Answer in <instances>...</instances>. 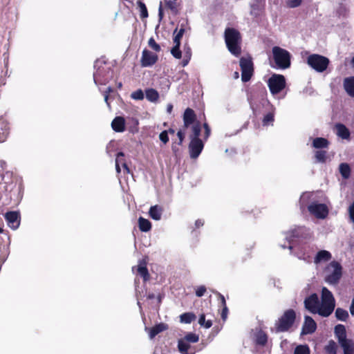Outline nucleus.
Segmentation results:
<instances>
[{
  "instance_id": "052dcab7",
  "label": "nucleus",
  "mask_w": 354,
  "mask_h": 354,
  "mask_svg": "<svg viewBox=\"0 0 354 354\" xmlns=\"http://www.w3.org/2000/svg\"><path fill=\"white\" fill-rule=\"evenodd\" d=\"M111 91H112V88H111L110 86H109V87L107 88L106 91H105L104 94V101H105V102L106 103V104H107V106H110V104H109V102H108V99H109V93L110 92H111Z\"/></svg>"
},
{
  "instance_id": "c9c22d12",
  "label": "nucleus",
  "mask_w": 354,
  "mask_h": 354,
  "mask_svg": "<svg viewBox=\"0 0 354 354\" xmlns=\"http://www.w3.org/2000/svg\"><path fill=\"white\" fill-rule=\"evenodd\" d=\"M337 346L333 340H330L328 344L324 347V350L328 354H337Z\"/></svg>"
},
{
  "instance_id": "7ed1b4c3",
  "label": "nucleus",
  "mask_w": 354,
  "mask_h": 354,
  "mask_svg": "<svg viewBox=\"0 0 354 354\" xmlns=\"http://www.w3.org/2000/svg\"><path fill=\"white\" fill-rule=\"evenodd\" d=\"M225 41L228 50L233 55H240L241 37L240 32L234 28H227L224 32Z\"/></svg>"
},
{
  "instance_id": "0eeeda50",
  "label": "nucleus",
  "mask_w": 354,
  "mask_h": 354,
  "mask_svg": "<svg viewBox=\"0 0 354 354\" xmlns=\"http://www.w3.org/2000/svg\"><path fill=\"white\" fill-rule=\"evenodd\" d=\"M308 65L317 73L325 71L330 63L329 59L318 54H311L307 57Z\"/></svg>"
},
{
  "instance_id": "393cba45",
  "label": "nucleus",
  "mask_w": 354,
  "mask_h": 354,
  "mask_svg": "<svg viewBox=\"0 0 354 354\" xmlns=\"http://www.w3.org/2000/svg\"><path fill=\"white\" fill-rule=\"evenodd\" d=\"M167 328H168L167 325L164 323H160V324L155 325L150 329V331H149L150 337L151 338L155 337L160 333L167 330Z\"/></svg>"
},
{
  "instance_id": "4c0bfd02",
  "label": "nucleus",
  "mask_w": 354,
  "mask_h": 354,
  "mask_svg": "<svg viewBox=\"0 0 354 354\" xmlns=\"http://www.w3.org/2000/svg\"><path fill=\"white\" fill-rule=\"evenodd\" d=\"M315 157L317 162L324 163L326 161L327 153L324 150H319L315 152Z\"/></svg>"
},
{
  "instance_id": "9d476101",
  "label": "nucleus",
  "mask_w": 354,
  "mask_h": 354,
  "mask_svg": "<svg viewBox=\"0 0 354 354\" xmlns=\"http://www.w3.org/2000/svg\"><path fill=\"white\" fill-rule=\"evenodd\" d=\"M239 65L241 69V80L243 82H248L253 74V62L250 57H242L240 59Z\"/></svg>"
},
{
  "instance_id": "20e7f679",
  "label": "nucleus",
  "mask_w": 354,
  "mask_h": 354,
  "mask_svg": "<svg viewBox=\"0 0 354 354\" xmlns=\"http://www.w3.org/2000/svg\"><path fill=\"white\" fill-rule=\"evenodd\" d=\"M93 80L96 85L106 84L112 77L111 66L103 59H97L94 64Z\"/></svg>"
},
{
  "instance_id": "79ce46f5",
  "label": "nucleus",
  "mask_w": 354,
  "mask_h": 354,
  "mask_svg": "<svg viewBox=\"0 0 354 354\" xmlns=\"http://www.w3.org/2000/svg\"><path fill=\"white\" fill-rule=\"evenodd\" d=\"M294 354H310L309 347L307 345L297 346L295 349Z\"/></svg>"
},
{
  "instance_id": "6e6d98bb",
  "label": "nucleus",
  "mask_w": 354,
  "mask_h": 354,
  "mask_svg": "<svg viewBox=\"0 0 354 354\" xmlns=\"http://www.w3.org/2000/svg\"><path fill=\"white\" fill-rule=\"evenodd\" d=\"M203 127L205 129L204 138H205V140H207L209 138V136H210L211 130H210V128H209L208 124L206 122H205L203 124Z\"/></svg>"
},
{
  "instance_id": "8fccbe9b",
  "label": "nucleus",
  "mask_w": 354,
  "mask_h": 354,
  "mask_svg": "<svg viewBox=\"0 0 354 354\" xmlns=\"http://www.w3.org/2000/svg\"><path fill=\"white\" fill-rule=\"evenodd\" d=\"M159 139L162 143L167 144L169 142L168 131L167 130L162 131L159 135Z\"/></svg>"
},
{
  "instance_id": "c03bdc74",
  "label": "nucleus",
  "mask_w": 354,
  "mask_h": 354,
  "mask_svg": "<svg viewBox=\"0 0 354 354\" xmlns=\"http://www.w3.org/2000/svg\"><path fill=\"white\" fill-rule=\"evenodd\" d=\"M131 97L136 100H142L144 99V93L141 89H138L131 94Z\"/></svg>"
},
{
  "instance_id": "f8f14e48",
  "label": "nucleus",
  "mask_w": 354,
  "mask_h": 354,
  "mask_svg": "<svg viewBox=\"0 0 354 354\" xmlns=\"http://www.w3.org/2000/svg\"><path fill=\"white\" fill-rule=\"evenodd\" d=\"M8 225L13 230H17L21 222V215L19 211H9L4 214Z\"/></svg>"
},
{
  "instance_id": "2eb2a0df",
  "label": "nucleus",
  "mask_w": 354,
  "mask_h": 354,
  "mask_svg": "<svg viewBox=\"0 0 354 354\" xmlns=\"http://www.w3.org/2000/svg\"><path fill=\"white\" fill-rule=\"evenodd\" d=\"M305 308L312 313H318L319 299L317 294L313 293L304 300Z\"/></svg>"
},
{
  "instance_id": "f3484780",
  "label": "nucleus",
  "mask_w": 354,
  "mask_h": 354,
  "mask_svg": "<svg viewBox=\"0 0 354 354\" xmlns=\"http://www.w3.org/2000/svg\"><path fill=\"white\" fill-rule=\"evenodd\" d=\"M317 329V324L315 320L310 316H305L304 323L302 327L303 334H312Z\"/></svg>"
},
{
  "instance_id": "f03ea898",
  "label": "nucleus",
  "mask_w": 354,
  "mask_h": 354,
  "mask_svg": "<svg viewBox=\"0 0 354 354\" xmlns=\"http://www.w3.org/2000/svg\"><path fill=\"white\" fill-rule=\"evenodd\" d=\"M297 315L293 309H288L275 321L272 332L276 333L288 332L295 324Z\"/></svg>"
},
{
  "instance_id": "6e6552de",
  "label": "nucleus",
  "mask_w": 354,
  "mask_h": 354,
  "mask_svg": "<svg viewBox=\"0 0 354 354\" xmlns=\"http://www.w3.org/2000/svg\"><path fill=\"white\" fill-rule=\"evenodd\" d=\"M328 270L332 269V271L326 275L325 281L329 284H337L339 283V279L342 275V267L341 264L336 261H331L327 267Z\"/></svg>"
},
{
  "instance_id": "39448f33",
  "label": "nucleus",
  "mask_w": 354,
  "mask_h": 354,
  "mask_svg": "<svg viewBox=\"0 0 354 354\" xmlns=\"http://www.w3.org/2000/svg\"><path fill=\"white\" fill-rule=\"evenodd\" d=\"M335 307V300L332 292L326 287L322 290L321 304L319 305L318 314L327 317L332 314Z\"/></svg>"
},
{
  "instance_id": "a19ab883",
  "label": "nucleus",
  "mask_w": 354,
  "mask_h": 354,
  "mask_svg": "<svg viewBox=\"0 0 354 354\" xmlns=\"http://www.w3.org/2000/svg\"><path fill=\"white\" fill-rule=\"evenodd\" d=\"M166 6L172 12L173 14L176 15L178 14L179 10L178 5L174 0L166 2Z\"/></svg>"
},
{
  "instance_id": "5fc2aeb1",
  "label": "nucleus",
  "mask_w": 354,
  "mask_h": 354,
  "mask_svg": "<svg viewBox=\"0 0 354 354\" xmlns=\"http://www.w3.org/2000/svg\"><path fill=\"white\" fill-rule=\"evenodd\" d=\"M206 290L207 289L205 286H200L196 289V295L198 297H201L204 295Z\"/></svg>"
},
{
  "instance_id": "e2e57ef3",
  "label": "nucleus",
  "mask_w": 354,
  "mask_h": 354,
  "mask_svg": "<svg viewBox=\"0 0 354 354\" xmlns=\"http://www.w3.org/2000/svg\"><path fill=\"white\" fill-rule=\"evenodd\" d=\"M120 164H122L123 168L127 170V171L129 173V167H127V164L124 162V157L123 158H120Z\"/></svg>"
},
{
  "instance_id": "0e129e2a",
  "label": "nucleus",
  "mask_w": 354,
  "mask_h": 354,
  "mask_svg": "<svg viewBox=\"0 0 354 354\" xmlns=\"http://www.w3.org/2000/svg\"><path fill=\"white\" fill-rule=\"evenodd\" d=\"M204 225V221L201 219H198L195 222V226L196 228H199L200 227Z\"/></svg>"
},
{
  "instance_id": "f257e3e1",
  "label": "nucleus",
  "mask_w": 354,
  "mask_h": 354,
  "mask_svg": "<svg viewBox=\"0 0 354 354\" xmlns=\"http://www.w3.org/2000/svg\"><path fill=\"white\" fill-rule=\"evenodd\" d=\"M21 185L16 186V178L11 171H6L0 174V198H3V194L5 197L12 199V198H22L21 195Z\"/></svg>"
},
{
  "instance_id": "ddd939ff",
  "label": "nucleus",
  "mask_w": 354,
  "mask_h": 354,
  "mask_svg": "<svg viewBox=\"0 0 354 354\" xmlns=\"http://www.w3.org/2000/svg\"><path fill=\"white\" fill-rule=\"evenodd\" d=\"M203 147L204 144L201 139L192 138L189 145L190 158L192 159L198 158L201 154Z\"/></svg>"
},
{
  "instance_id": "e433bc0d",
  "label": "nucleus",
  "mask_w": 354,
  "mask_h": 354,
  "mask_svg": "<svg viewBox=\"0 0 354 354\" xmlns=\"http://www.w3.org/2000/svg\"><path fill=\"white\" fill-rule=\"evenodd\" d=\"M192 135L190 136V139H200L199 136L201 131V126L199 122L194 124L192 126Z\"/></svg>"
},
{
  "instance_id": "58836bf2",
  "label": "nucleus",
  "mask_w": 354,
  "mask_h": 354,
  "mask_svg": "<svg viewBox=\"0 0 354 354\" xmlns=\"http://www.w3.org/2000/svg\"><path fill=\"white\" fill-rule=\"evenodd\" d=\"M183 339L187 341V343H196L199 340V337L198 335L194 333H187Z\"/></svg>"
},
{
  "instance_id": "72a5a7b5",
  "label": "nucleus",
  "mask_w": 354,
  "mask_h": 354,
  "mask_svg": "<svg viewBox=\"0 0 354 354\" xmlns=\"http://www.w3.org/2000/svg\"><path fill=\"white\" fill-rule=\"evenodd\" d=\"M146 98L150 102H156L159 97L158 93L153 88L146 90Z\"/></svg>"
},
{
  "instance_id": "de8ad7c7",
  "label": "nucleus",
  "mask_w": 354,
  "mask_h": 354,
  "mask_svg": "<svg viewBox=\"0 0 354 354\" xmlns=\"http://www.w3.org/2000/svg\"><path fill=\"white\" fill-rule=\"evenodd\" d=\"M148 45L156 52H160L161 50L160 45L156 42L153 37H151L149 39Z\"/></svg>"
},
{
  "instance_id": "7c9ffc66",
  "label": "nucleus",
  "mask_w": 354,
  "mask_h": 354,
  "mask_svg": "<svg viewBox=\"0 0 354 354\" xmlns=\"http://www.w3.org/2000/svg\"><path fill=\"white\" fill-rule=\"evenodd\" d=\"M268 342V335L263 330H260L256 335V344L264 346Z\"/></svg>"
},
{
  "instance_id": "4468645a",
  "label": "nucleus",
  "mask_w": 354,
  "mask_h": 354,
  "mask_svg": "<svg viewBox=\"0 0 354 354\" xmlns=\"http://www.w3.org/2000/svg\"><path fill=\"white\" fill-rule=\"evenodd\" d=\"M158 55L147 49H144L142 53L140 59L142 67H149L153 66L158 61Z\"/></svg>"
},
{
  "instance_id": "603ef678",
  "label": "nucleus",
  "mask_w": 354,
  "mask_h": 354,
  "mask_svg": "<svg viewBox=\"0 0 354 354\" xmlns=\"http://www.w3.org/2000/svg\"><path fill=\"white\" fill-rule=\"evenodd\" d=\"M124 156V154L123 152H119L117 154L116 158H115V169L117 173L120 172V158H123Z\"/></svg>"
},
{
  "instance_id": "473e14b6",
  "label": "nucleus",
  "mask_w": 354,
  "mask_h": 354,
  "mask_svg": "<svg viewBox=\"0 0 354 354\" xmlns=\"http://www.w3.org/2000/svg\"><path fill=\"white\" fill-rule=\"evenodd\" d=\"M344 354H354V342L352 339L340 344Z\"/></svg>"
},
{
  "instance_id": "bf43d9fd",
  "label": "nucleus",
  "mask_w": 354,
  "mask_h": 354,
  "mask_svg": "<svg viewBox=\"0 0 354 354\" xmlns=\"http://www.w3.org/2000/svg\"><path fill=\"white\" fill-rule=\"evenodd\" d=\"M228 313V308L227 306H223L222 312H221V318L223 321H225L227 319Z\"/></svg>"
},
{
  "instance_id": "49530a36",
  "label": "nucleus",
  "mask_w": 354,
  "mask_h": 354,
  "mask_svg": "<svg viewBox=\"0 0 354 354\" xmlns=\"http://www.w3.org/2000/svg\"><path fill=\"white\" fill-rule=\"evenodd\" d=\"M171 55L176 59H180L182 57V52L180 50V46L174 45L171 50Z\"/></svg>"
},
{
  "instance_id": "a211bd4d",
  "label": "nucleus",
  "mask_w": 354,
  "mask_h": 354,
  "mask_svg": "<svg viewBox=\"0 0 354 354\" xmlns=\"http://www.w3.org/2000/svg\"><path fill=\"white\" fill-rule=\"evenodd\" d=\"M334 332L335 337L337 338L339 344H342L344 342L351 340L350 339L346 338V328L344 325L338 324L335 326Z\"/></svg>"
},
{
  "instance_id": "dca6fc26",
  "label": "nucleus",
  "mask_w": 354,
  "mask_h": 354,
  "mask_svg": "<svg viewBox=\"0 0 354 354\" xmlns=\"http://www.w3.org/2000/svg\"><path fill=\"white\" fill-rule=\"evenodd\" d=\"M136 268L137 273L142 277L144 281H147L150 279V274L149 273L148 269L147 268V262L145 259H142L139 261V264L137 267H133L132 270Z\"/></svg>"
},
{
  "instance_id": "2f4dec72",
  "label": "nucleus",
  "mask_w": 354,
  "mask_h": 354,
  "mask_svg": "<svg viewBox=\"0 0 354 354\" xmlns=\"http://www.w3.org/2000/svg\"><path fill=\"white\" fill-rule=\"evenodd\" d=\"M339 173L344 179H348L351 175V168L347 163H341L339 167Z\"/></svg>"
},
{
  "instance_id": "c756f323",
  "label": "nucleus",
  "mask_w": 354,
  "mask_h": 354,
  "mask_svg": "<svg viewBox=\"0 0 354 354\" xmlns=\"http://www.w3.org/2000/svg\"><path fill=\"white\" fill-rule=\"evenodd\" d=\"M178 348L180 353L182 354H189V349L190 348V345L189 343L187 342V341L180 339L178 340ZM193 353L191 352L190 354H192Z\"/></svg>"
},
{
  "instance_id": "680f3d73",
  "label": "nucleus",
  "mask_w": 354,
  "mask_h": 354,
  "mask_svg": "<svg viewBox=\"0 0 354 354\" xmlns=\"http://www.w3.org/2000/svg\"><path fill=\"white\" fill-rule=\"evenodd\" d=\"M184 53H185L184 56L185 57H187V59H191L192 50H191V48H189V46L185 47Z\"/></svg>"
},
{
  "instance_id": "13d9d810",
  "label": "nucleus",
  "mask_w": 354,
  "mask_h": 354,
  "mask_svg": "<svg viewBox=\"0 0 354 354\" xmlns=\"http://www.w3.org/2000/svg\"><path fill=\"white\" fill-rule=\"evenodd\" d=\"M177 136L179 138V142H178L177 145H181L183 142L184 138H185V133L181 130H179L177 132Z\"/></svg>"
},
{
  "instance_id": "f704fd0d",
  "label": "nucleus",
  "mask_w": 354,
  "mask_h": 354,
  "mask_svg": "<svg viewBox=\"0 0 354 354\" xmlns=\"http://www.w3.org/2000/svg\"><path fill=\"white\" fill-rule=\"evenodd\" d=\"M335 317L338 320L345 322L348 317V313L347 310L337 308L335 310Z\"/></svg>"
},
{
  "instance_id": "b1692460",
  "label": "nucleus",
  "mask_w": 354,
  "mask_h": 354,
  "mask_svg": "<svg viewBox=\"0 0 354 354\" xmlns=\"http://www.w3.org/2000/svg\"><path fill=\"white\" fill-rule=\"evenodd\" d=\"M344 87L347 93L354 97V77L346 78L344 82Z\"/></svg>"
},
{
  "instance_id": "423d86ee",
  "label": "nucleus",
  "mask_w": 354,
  "mask_h": 354,
  "mask_svg": "<svg viewBox=\"0 0 354 354\" xmlns=\"http://www.w3.org/2000/svg\"><path fill=\"white\" fill-rule=\"evenodd\" d=\"M273 60L278 69L285 70L290 68L291 65V55L286 49L279 46H274L272 48Z\"/></svg>"
},
{
  "instance_id": "864d4df0",
  "label": "nucleus",
  "mask_w": 354,
  "mask_h": 354,
  "mask_svg": "<svg viewBox=\"0 0 354 354\" xmlns=\"http://www.w3.org/2000/svg\"><path fill=\"white\" fill-rule=\"evenodd\" d=\"M274 120V115L271 113L266 114L263 120V125H268L270 122H273Z\"/></svg>"
},
{
  "instance_id": "c85d7f7f",
  "label": "nucleus",
  "mask_w": 354,
  "mask_h": 354,
  "mask_svg": "<svg viewBox=\"0 0 354 354\" xmlns=\"http://www.w3.org/2000/svg\"><path fill=\"white\" fill-rule=\"evenodd\" d=\"M196 319V316L194 313H185L180 315V321L181 323L190 324Z\"/></svg>"
},
{
  "instance_id": "69168bd1",
  "label": "nucleus",
  "mask_w": 354,
  "mask_h": 354,
  "mask_svg": "<svg viewBox=\"0 0 354 354\" xmlns=\"http://www.w3.org/2000/svg\"><path fill=\"white\" fill-rule=\"evenodd\" d=\"M171 149H172V151L174 153V155L177 156L178 151V147L177 145L173 144L172 147H171Z\"/></svg>"
},
{
  "instance_id": "37998d69",
  "label": "nucleus",
  "mask_w": 354,
  "mask_h": 354,
  "mask_svg": "<svg viewBox=\"0 0 354 354\" xmlns=\"http://www.w3.org/2000/svg\"><path fill=\"white\" fill-rule=\"evenodd\" d=\"M138 5L140 11V17L142 19L148 17V11L145 4L141 1H138Z\"/></svg>"
},
{
  "instance_id": "4d7b16f0",
  "label": "nucleus",
  "mask_w": 354,
  "mask_h": 354,
  "mask_svg": "<svg viewBox=\"0 0 354 354\" xmlns=\"http://www.w3.org/2000/svg\"><path fill=\"white\" fill-rule=\"evenodd\" d=\"M349 217L351 221L354 223V201L348 208Z\"/></svg>"
},
{
  "instance_id": "a18cd8bd",
  "label": "nucleus",
  "mask_w": 354,
  "mask_h": 354,
  "mask_svg": "<svg viewBox=\"0 0 354 354\" xmlns=\"http://www.w3.org/2000/svg\"><path fill=\"white\" fill-rule=\"evenodd\" d=\"M187 29H189L188 20L187 19H183L180 24V29L177 32H180V34L184 35Z\"/></svg>"
},
{
  "instance_id": "9b49d317",
  "label": "nucleus",
  "mask_w": 354,
  "mask_h": 354,
  "mask_svg": "<svg viewBox=\"0 0 354 354\" xmlns=\"http://www.w3.org/2000/svg\"><path fill=\"white\" fill-rule=\"evenodd\" d=\"M310 214L317 218H325L328 214V209L324 204L312 203L308 207Z\"/></svg>"
},
{
  "instance_id": "5701e85b",
  "label": "nucleus",
  "mask_w": 354,
  "mask_h": 354,
  "mask_svg": "<svg viewBox=\"0 0 354 354\" xmlns=\"http://www.w3.org/2000/svg\"><path fill=\"white\" fill-rule=\"evenodd\" d=\"M332 258V255L330 252L327 250H320L319 251L314 259V262L315 263H319L321 262H326L330 260Z\"/></svg>"
},
{
  "instance_id": "338daca9",
  "label": "nucleus",
  "mask_w": 354,
  "mask_h": 354,
  "mask_svg": "<svg viewBox=\"0 0 354 354\" xmlns=\"http://www.w3.org/2000/svg\"><path fill=\"white\" fill-rule=\"evenodd\" d=\"M158 17H159V19L160 20H161L163 17V10H162V3H160V7H159V9H158Z\"/></svg>"
},
{
  "instance_id": "4be33fe9",
  "label": "nucleus",
  "mask_w": 354,
  "mask_h": 354,
  "mask_svg": "<svg viewBox=\"0 0 354 354\" xmlns=\"http://www.w3.org/2000/svg\"><path fill=\"white\" fill-rule=\"evenodd\" d=\"M335 129L337 131L336 134L337 136L342 139H349L350 138V131L343 124L337 123L335 124Z\"/></svg>"
},
{
  "instance_id": "774afa93",
  "label": "nucleus",
  "mask_w": 354,
  "mask_h": 354,
  "mask_svg": "<svg viewBox=\"0 0 354 354\" xmlns=\"http://www.w3.org/2000/svg\"><path fill=\"white\" fill-rule=\"evenodd\" d=\"M190 59H187V57H185L184 56V58H183V61H182V66H183V67L186 66L188 64V63H189V60H190Z\"/></svg>"
},
{
  "instance_id": "ea45409f",
  "label": "nucleus",
  "mask_w": 354,
  "mask_h": 354,
  "mask_svg": "<svg viewBox=\"0 0 354 354\" xmlns=\"http://www.w3.org/2000/svg\"><path fill=\"white\" fill-rule=\"evenodd\" d=\"M198 324L201 326H204L206 328H209L212 326V322L211 320H207L206 321L205 320V315L203 313L200 315V316H199Z\"/></svg>"
},
{
  "instance_id": "cd10ccee",
  "label": "nucleus",
  "mask_w": 354,
  "mask_h": 354,
  "mask_svg": "<svg viewBox=\"0 0 354 354\" xmlns=\"http://www.w3.org/2000/svg\"><path fill=\"white\" fill-rule=\"evenodd\" d=\"M138 227L141 232H147L151 230V223L148 219L140 216L138 218Z\"/></svg>"
},
{
  "instance_id": "09e8293b",
  "label": "nucleus",
  "mask_w": 354,
  "mask_h": 354,
  "mask_svg": "<svg viewBox=\"0 0 354 354\" xmlns=\"http://www.w3.org/2000/svg\"><path fill=\"white\" fill-rule=\"evenodd\" d=\"M178 28H176L175 30L174 31V45L180 46V39L183 37V35L180 34V32H177Z\"/></svg>"
},
{
  "instance_id": "a878e982",
  "label": "nucleus",
  "mask_w": 354,
  "mask_h": 354,
  "mask_svg": "<svg viewBox=\"0 0 354 354\" xmlns=\"http://www.w3.org/2000/svg\"><path fill=\"white\" fill-rule=\"evenodd\" d=\"M8 133V124L4 120H0V143L6 140Z\"/></svg>"
},
{
  "instance_id": "1a4fd4ad",
  "label": "nucleus",
  "mask_w": 354,
  "mask_h": 354,
  "mask_svg": "<svg viewBox=\"0 0 354 354\" xmlns=\"http://www.w3.org/2000/svg\"><path fill=\"white\" fill-rule=\"evenodd\" d=\"M286 79L283 75L273 74L268 79V85L272 94L280 93L286 87Z\"/></svg>"
},
{
  "instance_id": "3c124183",
  "label": "nucleus",
  "mask_w": 354,
  "mask_h": 354,
  "mask_svg": "<svg viewBox=\"0 0 354 354\" xmlns=\"http://www.w3.org/2000/svg\"><path fill=\"white\" fill-rule=\"evenodd\" d=\"M301 1L302 0H288L286 1V5L289 7V8H297L299 6H300L301 3Z\"/></svg>"
},
{
  "instance_id": "aec40b11",
  "label": "nucleus",
  "mask_w": 354,
  "mask_h": 354,
  "mask_svg": "<svg viewBox=\"0 0 354 354\" xmlns=\"http://www.w3.org/2000/svg\"><path fill=\"white\" fill-rule=\"evenodd\" d=\"M163 211L164 209L162 206L156 205L150 207L149 210V214L152 219L155 221H159L161 219Z\"/></svg>"
},
{
  "instance_id": "6ab92c4d",
  "label": "nucleus",
  "mask_w": 354,
  "mask_h": 354,
  "mask_svg": "<svg viewBox=\"0 0 354 354\" xmlns=\"http://www.w3.org/2000/svg\"><path fill=\"white\" fill-rule=\"evenodd\" d=\"M113 130L118 133H122L125 131V120L122 116L115 117L111 122Z\"/></svg>"
},
{
  "instance_id": "412c9836",
  "label": "nucleus",
  "mask_w": 354,
  "mask_h": 354,
  "mask_svg": "<svg viewBox=\"0 0 354 354\" xmlns=\"http://www.w3.org/2000/svg\"><path fill=\"white\" fill-rule=\"evenodd\" d=\"M196 119V114L194 111L189 108H187L183 115V122L185 128H187L190 124H193Z\"/></svg>"
},
{
  "instance_id": "bb28decb",
  "label": "nucleus",
  "mask_w": 354,
  "mask_h": 354,
  "mask_svg": "<svg viewBox=\"0 0 354 354\" xmlns=\"http://www.w3.org/2000/svg\"><path fill=\"white\" fill-rule=\"evenodd\" d=\"M329 142L324 138H316L313 140V147L315 149L328 148Z\"/></svg>"
}]
</instances>
